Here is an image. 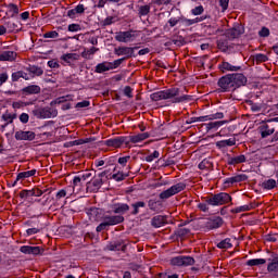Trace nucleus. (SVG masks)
I'll use <instances>...</instances> for the list:
<instances>
[{"instance_id": "7ed1b4c3", "label": "nucleus", "mask_w": 278, "mask_h": 278, "mask_svg": "<svg viewBox=\"0 0 278 278\" xmlns=\"http://www.w3.org/2000/svg\"><path fill=\"white\" fill-rule=\"evenodd\" d=\"M207 205L212 207H218L220 205H227V203H231V195L227 192H219L206 198Z\"/></svg>"}, {"instance_id": "9b49d317", "label": "nucleus", "mask_w": 278, "mask_h": 278, "mask_svg": "<svg viewBox=\"0 0 278 278\" xmlns=\"http://www.w3.org/2000/svg\"><path fill=\"white\" fill-rule=\"evenodd\" d=\"M258 131L262 138H268L275 134V124H271V121H266L261 124Z\"/></svg>"}, {"instance_id": "6e6552de", "label": "nucleus", "mask_w": 278, "mask_h": 278, "mask_svg": "<svg viewBox=\"0 0 278 278\" xmlns=\"http://www.w3.org/2000/svg\"><path fill=\"white\" fill-rule=\"evenodd\" d=\"M138 36H140V31L127 30L118 33L115 39L117 40V42H134V40H136Z\"/></svg>"}, {"instance_id": "6ab92c4d", "label": "nucleus", "mask_w": 278, "mask_h": 278, "mask_svg": "<svg viewBox=\"0 0 278 278\" xmlns=\"http://www.w3.org/2000/svg\"><path fill=\"white\" fill-rule=\"evenodd\" d=\"M20 251L21 253H24V255H40V253H42V249H40V247L31 245H22Z\"/></svg>"}, {"instance_id": "a878e982", "label": "nucleus", "mask_w": 278, "mask_h": 278, "mask_svg": "<svg viewBox=\"0 0 278 278\" xmlns=\"http://www.w3.org/2000/svg\"><path fill=\"white\" fill-rule=\"evenodd\" d=\"M112 210L114 214H126V212H129V206L128 204L125 203H115L112 205Z\"/></svg>"}, {"instance_id": "052dcab7", "label": "nucleus", "mask_w": 278, "mask_h": 278, "mask_svg": "<svg viewBox=\"0 0 278 278\" xmlns=\"http://www.w3.org/2000/svg\"><path fill=\"white\" fill-rule=\"evenodd\" d=\"M104 181H108L110 179V175H112V172L110 169H104L101 173L98 174Z\"/></svg>"}, {"instance_id": "f257e3e1", "label": "nucleus", "mask_w": 278, "mask_h": 278, "mask_svg": "<svg viewBox=\"0 0 278 278\" xmlns=\"http://www.w3.org/2000/svg\"><path fill=\"white\" fill-rule=\"evenodd\" d=\"M151 101H170L172 103H190L194 98L190 94H181L177 87L153 92L150 96Z\"/></svg>"}, {"instance_id": "ddd939ff", "label": "nucleus", "mask_w": 278, "mask_h": 278, "mask_svg": "<svg viewBox=\"0 0 278 278\" xmlns=\"http://www.w3.org/2000/svg\"><path fill=\"white\" fill-rule=\"evenodd\" d=\"M140 49V47H119L115 49V55H126V58H137V55L134 53L136 50Z\"/></svg>"}, {"instance_id": "864d4df0", "label": "nucleus", "mask_w": 278, "mask_h": 278, "mask_svg": "<svg viewBox=\"0 0 278 278\" xmlns=\"http://www.w3.org/2000/svg\"><path fill=\"white\" fill-rule=\"evenodd\" d=\"M258 36L260 38H268V36H270V29H268L266 26H263L258 31Z\"/></svg>"}, {"instance_id": "39448f33", "label": "nucleus", "mask_w": 278, "mask_h": 278, "mask_svg": "<svg viewBox=\"0 0 278 278\" xmlns=\"http://www.w3.org/2000/svg\"><path fill=\"white\" fill-rule=\"evenodd\" d=\"M184 190H186V182H178L161 192L159 197L162 201H166V199H170V197H175V194H179V192H184Z\"/></svg>"}, {"instance_id": "bb28decb", "label": "nucleus", "mask_w": 278, "mask_h": 278, "mask_svg": "<svg viewBox=\"0 0 278 278\" xmlns=\"http://www.w3.org/2000/svg\"><path fill=\"white\" fill-rule=\"evenodd\" d=\"M218 149H227V147H236V138H229L226 140H220L215 143Z\"/></svg>"}, {"instance_id": "393cba45", "label": "nucleus", "mask_w": 278, "mask_h": 278, "mask_svg": "<svg viewBox=\"0 0 278 278\" xmlns=\"http://www.w3.org/2000/svg\"><path fill=\"white\" fill-rule=\"evenodd\" d=\"M61 60L68 64V66H73V62H77L79 60V54L77 53H65L61 56Z\"/></svg>"}, {"instance_id": "e2e57ef3", "label": "nucleus", "mask_w": 278, "mask_h": 278, "mask_svg": "<svg viewBox=\"0 0 278 278\" xmlns=\"http://www.w3.org/2000/svg\"><path fill=\"white\" fill-rule=\"evenodd\" d=\"M10 78V76L8 75V72H0V87L2 84H5V81H8V79Z\"/></svg>"}, {"instance_id": "0eeeda50", "label": "nucleus", "mask_w": 278, "mask_h": 278, "mask_svg": "<svg viewBox=\"0 0 278 278\" xmlns=\"http://www.w3.org/2000/svg\"><path fill=\"white\" fill-rule=\"evenodd\" d=\"M220 118H225V114L223 112H217L210 115L191 117L188 124L190 125L192 123H207V121H220Z\"/></svg>"}, {"instance_id": "e433bc0d", "label": "nucleus", "mask_w": 278, "mask_h": 278, "mask_svg": "<svg viewBox=\"0 0 278 278\" xmlns=\"http://www.w3.org/2000/svg\"><path fill=\"white\" fill-rule=\"evenodd\" d=\"M217 48L219 49V51H223V53H227L229 49V41H227V39H218Z\"/></svg>"}, {"instance_id": "de8ad7c7", "label": "nucleus", "mask_w": 278, "mask_h": 278, "mask_svg": "<svg viewBox=\"0 0 278 278\" xmlns=\"http://www.w3.org/2000/svg\"><path fill=\"white\" fill-rule=\"evenodd\" d=\"M129 160H131V156H129V155L121 156L117 160V164H119V166H122V168H125V166H127V164L129 163Z\"/></svg>"}, {"instance_id": "4c0bfd02", "label": "nucleus", "mask_w": 278, "mask_h": 278, "mask_svg": "<svg viewBox=\"0 0 278 278\" xmlns=\"http://www.w3.org/2000/svg\"><path fill=\"white\" fill-rule=\"evenodd\" d=\"M232 247L231 238H226L217 243V249H231Z\"/></svg>"}, {"instance_id": "4be33fe9", "label": "nucleus", "mask_w": 278, "mask_h": 278, "mask_svg": "<svg viewBox=\"0 0 278 278\" xmlns=\"http://www.w3.org/2000/svg\"><path fill=\"white\" fill-rule=\"evenodd\" d=\"M167 216L164 215H156L151 219V225L155 229H160V227H164L167 223Z\"/></svg>"}, {"instance_id": "412c9836", "label": "nucleus", "mask_w": 278, "mask_h": 278, "mask_svg": "<svg viewBox=\"0 0 278 278\" xmlns=\"http://www.w3.org/2000/svg\"><path fill=\"white\" fill-rule=\"evenodd\" d=\"M249 177L245 174H239L229 178H226L224 184L226 186H233V184H240L241 181H247Z\"/></svg>"}, {"instance_id": "aec40b11", "label": "nucleus", "mask_w": 278, "mask_h": 278, "mask_svg": "<svg viewBox=\"0 0 278 278\" xmlns=\"http://www.w3.org/2000/svg\"><path fill=\"white\" fill-rule=\"evenodd\" d=\"M88 188L91 187L92 192L101 190V186L105 184V179L101 178L100 175L96 176L91 181L87 182Z\"/></svg>"}, {"instance_id": "20e7f679", "label": "nucleus", "mask_w": 278, "mask_h": 278, "mask_svg": "<svg viewBox=\"0 0 278 278\" xmlns=\"http://www.w3.org/2000/svg\"><path fill=\"white\" fill-rule=\"evenodd\" d=\"M126 58L117 59L113 62L104 61L102 63H99L94 67V73L102 74L108 73V71H114L115 68H118L123 62H125Z\"/></svg>"}, {"instance_id": "09e8293b", "label": "nucleus", "mask_w": 278, "mask_h": 278, "mask_svg": "<svg viewBox=\"0 0 278 278\" xmlns=\"http://www.w3.org/2000/svg\"><path fill=\"white\" fill-rule=\"evenodd\" d=\"M8 12L11 16L18 14V7L14 3L8 4Z\"/></svg>"}, {"instance_id": "338daca9", "label": "nucleus", "mask_w": 278, "mask_h": 278, "mask_svg": "<svg viewBox=\"0 0 278 278\" xmlns=\"http://www.w3.org/2000/svg\"><path fill=\"white\" fill-rule=\"evenodd\" d=\"M67 29L68 31H81V26L79 24H70Z\"/></svg>"}, {"instance_id": "f3484780", "label": "nucleus", "mask_w": 278, "mask_h": 278, "mask_svg": "<svg viewBox=\"0 0 278 278\" xmlns=\"http://www.w3.org/2000/svg\"><path fill=\"white\" fill-rule=\"evenodd\" d=\"M242 34H244V28L240 25H237L226 31L227 38H230L231 40L240 38Z\"/></svg>"}, {"instance_id": "37998d69", "label": "nucleus", "mask_w": 278, "mask_h": 278, "mask_svg": "<svg viewBox=\"0 0 278 278\" xmlns=\"http://www.w3.org/2000/svg\"><path fill=\"white\" fill-rule=\"evenodd\" d=\"M29 73H31V75H36V77H40L41 75H43L45 71H42V67L39 66H30L28 68Z\"/></svg>"}, {"instance_id": "c03bdc74", "label": "nucleus", "mask_w": 278, "mask_h": 278, "mask_svg": "<svg viewBox=\"0 0 278 278\" xmlns=\"http://www.w3.org/2000/svg\"><path fill=\"white\" fill-rule=\"evenodd\" d=\"M147 204L142 201H139L137 203L132 204L134 211H132V215L136 216L137 214H140V207H146Z\"/></svg>"}, {"instance_id": "bf43d9fd", "label": "nucleus", "mask_w": 278, "mask_h": 278, "mask_svg": "<svg viewBox=\"0 0 278 278\" xmlns=\"http://www.w3.org/2000/svg\"><path fill=\"white\" fill-rule=\"evenodd\" d=\"M124 96L127 97L128 99H134V89H131L129 86H126L123 90Z\"/></svg>"}, {"instance_id": "1a4fd4ad", "label": "nucleus", "mask_w": 278, "mask_h": 278, "mask_svg": "<svg viewBox=\"0 0 278 278\" xmlns=\"http://www.w3.org/2000/svg\"><path fill=\"white\" fill-rule=\"evenodd\" d=\"M224 223L225 220H223V217L220 216L211 217L204 222V229L207 231H212V229H220Z\"/></svg>"}, {"instance_id": "9d476101", "label": "nucleus", "mask_w": 278, "mask_h": 278, "mask_svg": "<svg viewBox=\"0 0 278 278\" xmlns=\"http://www.w3.org/2000/svg\"><path fill=\"white\" fill-rule=\"evenodd\" d=\"M172 266H194V257L192 256H175L170 260Z\"/></svg>"}, {"instance_id": "2eb2a0df", "label": "nucleus", "mask_w": 278, "mask_h": 278, "mask_svg": "<svg viewBox=\"0 0 278 278\" xmlns=\"http://www.w3.org/2000/svg\"><path fill=\"white\" fill-rule=\"evenodd\" d=\"M218 68L222 73H238V71H242V66L238 65H231V63L227 61H223L219 65Z\"/></svg>"}, {"instance_id": "c9c22d12", "label": "nucleus", "mask_w": 278, "mask_h": 278, "mask_svg": "<svg viewBox=\"0 0 278 278\" xmlns=\"http://www.w3.org/2000/svg\"><path fill=\"white\" fill-rule=\"evenodd\" d=\"M87 215L89 217V220H91V223H97V220H99V208L97 207H92L87 212Z\"/></svg>"}, {"instance_id": "79ce46f5", "label": "nucleus", "mask_w": 278, "mask_h": 278, "mask_svg": "<svg viewBox=\"0 0 278 278\" xmlns=\"http://www.w3.org/2000/svg\"><path fill=\"white\" fill-rule=\"evenodd\" d=\"M66 101H73V96L67 94V96L60 97L56 100L52 101L50 105L66 103Z\"/></svg>"}, {"instance_id": "f704fd0d", "label": "nucleus", "mask_w": 278, "mask_h": 278, "mask_svg": "<svg viewBox=\"0 0 278 278\" xmlns=\"http://www.w3.org/2000/svg\"><path fill=\"white\" fill-rule=\"evenodd\" d=\"M148 207L151 210V212H160V210H162V203L151 199L148 201Z\"/></svg>"}, {"instance_id": "2f4dec72", "label": "nucleus", "mask_w": 278, "mask_h": 278, "mask_svg": "<svg viewBox=\"0 0 278 278\" xmlns=\"http://www.w3.org/2000/svg\"><path fill=\"white\" fill-rule=\"evenodd\" d=\"M11 79L12 81H18V79H25L27 81L29 79V75L24 71H17L12 73Z\"/></svg>"}, {"instance_id": "69168bd1", "label": "nucleus", "mask_w": 278, "mask_h": 278, "mask_svg": "<svg viewBox=\"0 0 278 278\" xmlns=\"http://www.w3.org/2000/svg\"><path fill=\"white\" fill-rule=\"evenodd\" d=\"M60 34L56 30H51L43 34V38H59Z\"/></svg>"}, {"instance_id": "c85d7f7f", "label": "nucleus", "mask_w": 278, "mask_h": 278, "mask_svg": "<svg viewBox=\"0 0 278 278\" xmlns=\"http://www.w3.org/2000/svg\"><path fill=\"white\" fill-rule=\"evenodd\" d=\"M225 123H227V121H216V122L206 123L204 124V126L206 127V131H212V129L214 130L220 129V127H223Z\"/></svg>"}, {"instance_id": "cd10ccee", "label": "nucleus", "mask_w": 278, "mask_h": 278, "mask_svg": "<svg viewBox=\"0 0 278 278\" xmlns=\"http://www.w3.org/2000/svg\"><path fill=\"white\" fill-rule=\"evenodd\" d=\"M36 173V169L18 173L15 181L13 182V186H16L17 181H21V179H29V177H34Z\"/></svg>"}, {"instance_id": "4468645a", "label": "nucleus", "mask_w": 278, "mask_h": 278, "mask_svg": "<svg viewBox=\"0 0 278 278\" xmlns=\"http://www.w3.org/2000/svg\"><path fill=\"white\" fill-rule=\"evenodd\" d=\"M106 147H112L113 149H121L123 144H127V137H116L104 141Z\"/></svg>"}, {"instance_id": "473e14b6", "label": "nucleus", "mask_w": 278, "mask_h": 278, "mask_svg": "<svg viewBox=\"0 0 278 278\" xmlns=\"http://www.w3.org/2000/svg\"><path fill=\"white\" fill-rule=\"evenodd\" d=\"M99 51V48L97 47H91L90 49H85L81 52V58H84L85 60H92L91 55H94V53H97Z\"/></svg>"}, {"instance_id": "58836bf2", "label": "nucleus", "mask_w": 278, "mask_h": 278, "mask_svg": "<svg viewBox=\"0 0 278 278\" xmlns=\"http://www.w3.org/2000/svg\"><path fill=\"white\" fill-rule=\"evenodd\" d=\"M266 264V258H252L247 261V266H262Z\"/></svg>"}, {"instance_id": "5701e85b", "label": "nucleus", "mask_w": 278, "mask_h": 278, "mask_svg": "<svg viewBox=\"0 0 278 278\" xmlns=\"http://www.w3.org/2000/svg\"><path fill=\"white\" fill-rule=\"evenodd\" d=\"M104 219L109 227H112L114 225H121V223H125V217L123 215L105 216Z\"/></svg>"}, {"instance_id": "680f3d73", "label": "nucleus", "mask_w": 278, "mask_h": 278, "mask_svg": "<svg viewBox=\"0 0 278 278\" xmlns=\"http://www.w3.org/2000/svg\"><path fill=\"white\" fill-rule=\"evenodd\" d=\"M7 26V31H9V34H12V31H14V29H16V27H18V25H16V23L14 22H8L5 24Z\"/></svg>"}, {"instance_id": "3c124183", "label": "nucleus", "mask_w": 278, "mask_h": 278, "mask_svg": "<svg viewBox=\"0 0 278 278\" xmlns=\"http://www.w3.org/2000/svg\"><path fill=\"white\" fill-rule=\"evenodd\" d=\"M157 157H160V151L155 150L153 153L149 154L146 156V162H153L154 160H157Z\"/></svg>"}, {"instance_id": "13d9d810", "label": "nucleus", "mask_w": 278, "mask_h": 278, "mask_svg": "<svg viewBox=\"0 0 278 278\" xmlns=\"http://www.w3.org/2000/svg\"><path fill=\"white\" fill-rule=\"evenodd\" d=\"M249 210H251V206L242 205V206H238V207L233 208L232 212L235 214H240L241 212H249Z\"/></svg>"}, {"instance_id": "72a5a7b5", "label": "nucleus", "mask_w": 278, "mask_h": 278, "mask_svg": "<svg viewBox=\"0 0 278 278\" xmlns=\"http://www.w3.org/2000/svg\"><path fill=\"white\" fill-rule=\"evenodd\" d=\"M267 270L274 277H278V260H273L267 265Z\"/></svg>"}, {"instance_id": "f03ea898", "label": "nucleus", "mask_w": 278, "mask_h": 278, "mask_svg": "<svg viewBox=\"0 0 278 278\" xmlns=\"http://www.w3.org/2000/svg\"><path fill=\"white\" fill-rule=\"evenodd\" d=\"M247 76L242 73L227 74L218 79V92H233L247 84Z\"/></svg>"}, {"instance_id": "7c9ffc66", "label": "nucleus", "mask_w": 278, "mask_h": 278, "mask_svg": "<svg viewBox=\"0 0 278 278\" xmlns=\"http://www.w3.org/2000/svg\"><path fill=\"white\" fill-rule=\"evenodd\" d=\"M24 94H40V86L38 85H29L22 89Z\"/></svg>"}, {"instance_id": "dca6fc26", "label": "nucleus", "mask_w": 278, "mask_h": 278, "mask_svg": "<svg viewBox=\"0 0 278 278\" xmlns=\"http://www.w3.org/2000/svg\"><path fill=\"white\" fill-rule=\"evenodd\" d=\"M15 140H28L31 142V140H36V132L31 130H18L15 132Z\"/></svg>"}, {"instance_id": "5fc2aeb1", "label": "nucleus", "mask_w": 278, "mask_h": 278, "mask_svg": "<svg viewBox=\"0 0 278 278\" xmlns=\"http://www.w3.org/2000/svg\"><path fill=\"white\" fill-rule=\"evenodd\" d=\"M254 60L258 63L268 62V56L266 54H263V53H257V54L254 55Z\"/></svg>"}, {"instance_id": "423d86ee", "label": "nucleus", "mask_w": 278, "mask_h": 278, "mask_svg": "<svg viewBox=\"0 0 278 278\" xmlns=\"http://www.w3.org/2000/svg\"><path fill=\"white\" fill-rule=\"evenodd\" d=\"M36 118H55L58 116V109L51 106L40 108L33 111Z\"/></svg>"}, {"instance_id": "774afa93", "label": "nucleus", "mask_w": 278, "mask_h": 278, "mask_svg": "<svg viewBox=\"0 0 278 278\" xmlns=\"http://www.w3.org/2000/svg\"><path fill=\"white\" fill-rule=\"evenodd\" d=\"M180 21H181V17H170L168 20V25L169 27H175Z\"/></svg>"}, {"instance_id": "ea45409f", "label": "nucleus", "mask_w": 278, "mask_h": 278, "mask_svg": "<svg viewBox=\"0 0 278 278\" xmlns=\"http://www.w3.org/2000/svg\"><path fill=\"white\" fill-rule=\"evenodd\" d=\"M109 251H125V244L121 241H116L109 245Z\"/></svg>"}, {"instance_id": "6e6d98bb", "label": "nucleus", "mask_w": 278, "mask_h": 278, "mask_svg": "<svg viewBox=\"0 0 278 278\" xmlns=\"http://www.w3.org/2000/svg\"><path fill=\"white\" fill-rule=\"evenodd\" d=\"M114 23H116V17H114V16H108V17L104 18V21L102 22V25H104V27H108L109 25H114Z\"/></svg>"}, {"instance_id": "a211bd4d", "label": "nucleus", "mask_w": 278, "mask_h": 278, "mask_svg": "<svg viewBox=\"0 0 278 278\" xmlns=\"http://www.w3.org/2000/svg\"><path fill=\"white\" fill-rule=\"evenodd\" d=\"M226 157L228 166H237V164H244V162H247V156L244 154H240L238 156L227 154Z\"/></svg>"}, {"instance_id": "603ef678", "label": "nucleus", "mask_w": 278, "mask_h": 278, "mask_svg": "<svg viewBox=\"0 0 278 278\" xmlns=\"http://www.w3.org/2000/svg\"><path fill=\"white\" fill-rule=\"evenodd\" d=\"M203 12H205V9L203 8V5L195 7L191 10V14L193 16H201Z\"/></svg>"}, {"instance_id": "f8f14e48", "label": "nucleus", "mask_w": 278, "mask_h": 278, "mask_svg": "<svg viewBox=\"0 0 278 278\" xmlns=\"http://www.w3.org/2000/svg\"><path fill=\"white\" fill-rule=\"evenodd\" d=\"M151 137L149 132H141L134 136L126 137V147H129V144H138V142H143V140H147Z\"/></svg>"}, {"instance_id": "b1692460", "label": "nucleus", "mask_w": 278, "mask_h": 278, "mask_svg": "<svg viewBox=\"0 0 278 278\" xmlns=\"http://www.w3.org/2000/svg\"><path fill=\"white\" fill-rule=\"evenodd\" d=\"M16 55L15 51H3L0 53V62H14V60H16Z\"/></svg>"}, {"instance_id": "49530a36", "label": "nucleus", "mask_w": 278, "mask_h": 278, "mask_svg": "<svg viewBox=\"0 0 278 278\" xmlns=\"http://www.w3.org/2000/svg\"><path fill=\"white\" fill-rule=\"evenodd\" d=\"M151 12V5L146 4L139 8V16H147Z\"/></svg>"}, {"instance_id": "a18cd8bd", "label": "nucleus", "mask_w": 278, "mask_h": 278, "mask_svg": "<svg viewBox=\"0 0 278 278\" xmlns=\"http://www.w3.org/2000/svg\"><path fill=\"white\" fill-rule=\"evenodd\" d=\"M128 175H124L123 172H117L116 174H113L111 176V179H114V181H125V178L127 177Z\"/></svg>"}, {"instance_id": "4d7b16f0", "label": "nucleus", "mask_w": 278, "mask_h": 278, "mask_svg": "<svg viewBox=\"0 0 278 278\" xmlns=\"http://www.w3.org/2000/svg\"><path fill=\"white\" fill-rule=\"evenodd\" d=\"M188 233H190V229L188 228H180L176 231V236H178V238H185Z\"/></svg>"}, {"instance_id": "a19ab883", "label": "nucleus", "mask_w": 278, "mask_h": 278, "mask_svg": "<svg viewBox=\"0 0 278 278\" xmlns=\"http://www.w3.org/2000/svg\"><path fill=\"white\" fill-rule=\"evenodd\" d=\"M14 118H16V114L4 113L2 115V121H4L5 126H9L11 125V123H14Z\"/></svg>"}, {"instance_id": "c756f323", "label": "nucleus", "mask_w": 278, "mask_h": 278, "mask_svg": "<svg viewBox=\"0 0 278 278\" xmlns=\"http://www.w3.org/2000/svg\"><path fill=\"white\" fill-rule=\"evenodd\" d=\"M263 190H275L277 188V180L269 178L261 184Z\"/></svg>"}, {"instance_id": "0e129e2a", "label": "nucleus", "mask_w": 278, "mask_h": 278, "mask_svg": "<svg viewBox=\"0 0 278 278\" xmlns=\"http://www.w3.org/2000/svg\"><path fill=\"white\" fill-rule=\"evenodd\" d=\"M81 184H84L81 178L79 176H75L74 179H73V187L74 188H81Z\"/></svg>"}, {"instance_id": "8fccbe9b", "label": "nucleus", "mask_w": 278, "mask_h": 278, "mask_svg": "<svg viewBox=\"0 0 278 278\" xmlns=\"http://www.w3.org/2000/svg\"><path fill=\"white\" fill-rule=\"evenodd\" d=\"M212 166V162H210V160L204 159L199 165L198 167L200 168V170H205L207 168H210Z\"/></svg>"}]
</instances>
